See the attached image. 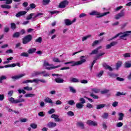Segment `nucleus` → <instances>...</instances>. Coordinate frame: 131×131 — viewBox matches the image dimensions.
Masks as SVG:
<instances>
[{
  "instance_id": "nucleus-1",
  "label": "nucleus",
  "mask_w": 131,
  "mask_h": 131,
  "mask_svg": "<svg viewBox=\"0 0 131 131\" xmlns=\"http://www.w3.org/2000/svg\"><path fill=\"white\" fill-rule=\"evenodd\" d=\"M43 67L47 70H52V69H56V68H59V67H61V65L54 66L53 64H50L49 61H48L47 59H45L43 61Z\"/></svg>"
},
{
  "instance_id": "nucleus-2",
  "label": "nucleus",
  "mask_w": 131,
  "mask_h": 131,
  "mask_svg": "<svg viewBox=\"0 0 131 131\" xmlns=\"http://www.w3.org/2000/svg\"><path fill=\"white\" fill-rule=\"evenodd\" d=\"M108 14H110V12H106L101 14L97 11H93L90 13V15L91 16H96V18H102V17H104V16H106V15H108Z\"/></svg>"
},
{
  "instance_id": "nucleus-3",
  "label": "nucleus",
  "mask_w": 131,
  "mask_h": 131,
  "mask_svg": "<svg viewBox=\"0 0 131 131\" xmlns=\"http://www.w3.org/2000/svg\"><path fill=\"white\" fill-rule=\"evenodd\" d=\"M43 13H38L37 14H35V13H31L28 16H27V20H30L31 19H33L34 20H36V18H38L39 16H42Z\"/></svg>"
},
{
  "instance_id": "nucleus-4",
  "label": "nucleus",
  "mask_w": 131,
  "mask_h": 131,
  "mask_svg": "<svg viewBox=\"0 0 131 131\" xmlns=\"http://www.w3.org/2000/svg\"><path fill=\"white\" fill-rule=\"evenodd\" d=\"M32 39V36H31V35L26 36L24 38H23V43L24 45H27L28 42L31 41Z\"/></svg>"
},
{
  "instance_id": "nucleus-5",
  "label": "nucleus",
  "mask_w": 131,
  "mask_h": 131,
  "mask_svg": "<svg viewBox=\"0 0 131 131\" xmlns=\"http://www.w3.org/2000/svg\"><path fill=\"white\" fill-rule=\"evenodd\" d=\"M128 34H123V33H119L117 34L116 36H115L114 37L110 39V40H112V39H114V38H116L117 37H119L121 39H122L124 38L125 37H126V36H128Z\"/></svg>"
},
{
  "instance_id": "nucleus-6",
  "label": "nucleus",
  "mask_w": 131,
  "mask_h": 131,
  "mask_svg": "<svg viewBox=\"0 0 131 131\" xmlns=\"http://www.w3.org/2000/svg\"><path fill=\"white\" fill-rule=\"evenodd\" d=\"M76 21V18H74L73 20H70L69 19H64V23L66 26H70L74 23V22Z\"/></svg>"
},
{
  "instance_id": "nucleus-7",
  "label": "nucleus",
  "mask_w": 131,
  "mask_h": 131,
  "mask_svg": "<svg viewBox=\"0 0 131 131\" xmlns=\"http://www.w3.org/2000/svg\"><path fill=\"white\" fill-rule=\"evenodd\" d=\"M122 17H124V10H122L120 13L116 15L115 19H116V20H118Z\"/></svg>"
},
{
  "instance_id": "nucleus-8",
  "label": "nucleus",
  "mask_w": 131,
  "mask_h": 131,
  "mask_svg": "<svg viewBox=\"0 0 131 131\" xmlns=\"http://www.w3.org/2000/svg\"><path fill=\"white\" fill-rule=\"evenodd\" d=\"M69 3V2H68V1L67 0H64L61 2L59 5V8H60L61 9L66 8V6L68 5Z\"/></svg>"
},
{
  "instance_id": "nucleus-9",
  "label": "nucleus",
  "mask_w": 131,
  "mask_h": 131,
  "mask_svg": "<svg viewBox=\"0 0 131 131\" xmlns=\"http://www.w3.org/2000/svg\"><path fill=\"white\" fill-rule=\"evenodd\" d=\"M86 124L90 125L91 126H97L98 123L96 121H92L91 120H87L86 122Z\"/></svg>"
},
{
  "instance_id": "nucleus-10",
  "label": "nucleus",
  "mask_w": 131,
  "mask_h": 131,
  "mask_svg": "<svg viewBox=\"0 0 131 131\" xmlns=\"http://www.w3.org/2000/svg\"><path fill=\"white\" fill-rule=\"evenodd\" d=\"M51 118H53V119H55V121H56L57 122L61 121V119H60V118H59V115H58L53 114L51 116Z\"/></svg>"
},
{
  "instance_id": "nucleus-11",
  "label": "nucleus",
  "mask_w": 131,
  "mask_h": 131,
  "mask_svg": "<svg viewBox=\"0 0 131 131\" xmlns=\"http://www.w3.org/2000/svg\"><path fill=\"white\" fill-rule=\"evenodd\" d=\"M68 64H72L71 66L72 67H74V66H79V64H78V61H69L67 62H65L64 63V65H67Z\"/></svg>"
},
{
  "instance_id": "nucleus-12",
  "label": "nucleus",
  "mask_w": 131,
  "mask_h": 131,
  "mask_svg": "<svg viewBox=\"0 0 131 131\" xmlns=\"http://www.w3.org/2000/svg\"><path fill=\"white\" fill-rule=\"evenodd\" d=\"M26 14H27V12L25 11H21L16 13L15 16L17 17V18H19V17H21V16H24V15H26Z\"/></svg>"
},
{
  "instance_id": "nucleus-13",
  "label": "nucleus",
  "mask_w": 131,
  "mask_h": 131,
  "mask_svg": "<svg viewBox=\"0 0 131 131\" xmlns=\"http://www.w3.org/2000/svg\"><path fill=\"white\" fill-rule=\"evenodd\" d=\"M25 75H26V74H20L18 75L13 76L12 77H11V78L12 79H19L20 78H21V77L25 76Z\"/></svg>"
},
{
  "instance_id": "nucleus-14",
  "label": "nucleus",
  "mask_w": 131,
  "mask_h": 131,
  "mask_svg": "<svg viewBox=\"0 0 131 131\" xmlns=\"http://www.w3.org/2000/svg\"><path fill=\"white\" fill-rule=\"evenodd\" d=\"M47 126L50 128H53V127H55V126H57V123L55 122H50L48 123Z\"/></svg>"
},
{
  "instance_id": "nucleus-15",
  "label": "nucleus",
  "mask_w": 131,
  "mask_h": 131,
  "mask_svg": "<svg viewBox=\"0 0 131 131\" xmlns=\"http://www.w3.org/2000/svg\"><path fill=\"white\" fill-rule=\"evenodd\" d=\"M80 60L78 61V63L79 65H81V64H83V63H84L86 61L85 59H84V56H81L80 57Z\"/></svg>"
},
{
  "instance_id": "nucleus-16",
  "label": "nucleus",
  "mask_w": 131,
  "mask_h": 131,
  "mask_svg": "<svg viewBox=\"0 0 131 131\" xmlns=\"http://www.w3.org/2000/svg\"><path fill=\"white\" fill-rule=\"evenodd\" d=\"M77 126L80 127L82 129H83V128H84V124L82 122H78L77 123Z\"/></svg>"
},
{
  "instance_id": "nucleus-17",
  "label": "nucleus",
  "mask_w": 131,
  "mask_h": 131,
  "mask_svg": "<svg viewBox=\"0 0 131 131\" xmlns=\"http://www.w3.org/2000/svg\"><path fill=\"white\" fill-rule=\"evenodd\" d=\"M102 66L105 69H107L110 71H112L113 70V69L111 68V67L108 66L106 63H103Z\"/></svg>"
},
{
  "instance_id": "nucleus-18",
  "label": "nucleus",
  "mask_w": 131,
  "mask_h": 131,
  "mask_svg": "<svg viewBox=\"0 0 131 131\" xmlns=\"http://www.w3.org/2000/svg\"><path fill=\"white\" fill-rule=\"evenodd\" d=\"M121 65H122V62L121 61H118L116 64V69L118 70L121 67Z\"/></svg>"
},
{
  "instance_id": "nucleus-19",
  "label": "nucleus",
  "mask_w": 131,
  "mask_h": 131,
  "mask_svg": "<svg viewBox=\"0 0 131 131\" xmlns=\"http://www.w3.org/2000/svg\"><path fill=\"white\" fill-rule=\"evenodd\" d=\"M55 81L57 83H63V82H64V80L61 78H55Z\"/></svg>"
},
{
  "instance_id": "nucleus-20",
  "label": "nucleus",
  "mask_w": 131,
  "mask_h": 131,
  "mask_svg": "<svg viewBox=\"0 0 131 131\" xmlns=\"http://www.w3.org/2000/svg\"><path fill=\"white\" fill-rule=\"evenodd\" d=\"M76 107L78 109H82L83 108V104L80 103V102H78L76 104Z\"/></svg>"
},
{
  "instance_id": "nucleus-21",
  "label": "nucleus",
  "mask_w": 131,
  "mask_h": 131,
  "mask_svg": "<svg viewBox=\"0 0 131 131\" xmlns=\"http://www.w3.org/2000/svg\"><path fill=\"white\" fill-rule=\"evenodd\" d=\"M69 81L71 82H79V80L76 78H70Z\"/></svg>"
},
{
  "instance_id": "nucleus-22",
  "label": "nucleus",
  "mask_w": 131,
  "mask_h": 131,
  "mask_svg": "<svg viewBox=\"0 0 131 131\" xmlns=\"http://www.w3.org/2000/svg\"><path fill=\"white\" fill-rule=\"evenodd\" d=\"M8 101L10 102V103H12V104H16V99L13 97L9 98Z\"/></svg>"
},
{
  "instance_id": "nucleus-23",
  "label": "nucleus",
  "mask_w": 131,
  "mask_h": 131,
  "mask_svg": "<svg viewBox=\"0 0 131 131\" xmlns=\"http://www.w3.org/2000/svg\"><path fill=\"white\" fill-rule=\"evenodd\" d=\"M44 101L46 103H49V104H53V101L52 100V99H51V98L49 97H47L44 100Z\"/></svg>"
},
{
  "instance_id": "nucleus-24",
  "label": "nucleus",
  "mask_w": 131,
  "mask_h": 131,
  "mask_svg": "<svg viewBox=\"0 0 131 131\" xmlns=\"http://www.w3.org/2000/svg\"><path fill=\"white\" fill-rule=\"evenodd\" d=\"M100 49H102V46H100L99 47H98V48H97L96 49L93 50L92 53H91V55H93L94 54H97L98 53V51H99V50H100Z\"/></svg>"
},
{
  "instance_id": "nucleus-25",
  "label": "nucleus",
  "mask_w": 131,
  "mask_h": 131,
  "mask_svg": "<svg viewBox=\"0 0 131 131\" xmlns=\"http://www.w3.org/2000/svg\"><path fill=\"white\" fill-rule=\"evenodd\" d=\"M36 51V49L35 48H31L28 50V53L29 54H33L35 53V51Z\"/></svg>"
},
{
  "instance_id": "nucleus-26",
  "label": "nucleus",
  "mask_w": 131,
  "mask_h": 131,
  "mask_svg": "<svg viewBox=\"0 0 131 131\" xmlns=\"http://www.w3.org/2000/svg\"><path fill=\"white\" fill-rule=\"evenodd\" d=\"M24 102H25V99L23 98H19L18 99H16L15 101V103H16V104H18V103H23Z\"/></svg>"
},
{
  "instance_id": "nucleus-27",
  "label": "nucleus",
  "mask_w": 131,
  "mask_h": 131,
  "mask_svg": "<svg viewBox=\"0 0 131 131\" xmlns=\"http://www.w3.org/2000/svg\"><path fill=\"white\" fill-rule=\"evenodd\" d=\"M102 117L103 119H108V117H109V114H108V113H104L102 114Z\"/></svg>"
},
{
  "instance_id": "nucleus-28",
  "label": "nucleus",
  "mask_w": 131,
  "mask_h": 131,
  "mask_svg": "<svg viewBox=\"0 0 131 131\" xmlns=\"http://www.w3.org/2000/svg\"><path fill=\"white\" fill-rule=\"evenodd\" d=\"M1 7L3 9H11V6L8 5V4L2 5H1Z\"/></svg>"
},
{
  "instance_id": "nucleus-29",
  "label": "nucleus",
  "mask_w": 131,
  "mask_h": 131,
  "mask_svg": "<svg viewBox=\"0 0 131 131\" xmlns=\"http://www.w3.org/2000/svg\"><path fill=\"white\" fill-rule=\"evenodd\" d=\"M40 74H41V72H34L32 74V76L33 77H34L35 76H37V75H40Z\"/></svg>"
},
{
  "instance_id": "nucleus-30",
  "label": "nucleus",
  "mask_w": 131,
  "mask_h": 131,
  "mask_svg": "<svg viewBox=\"0 0 131 131\" xmlns=\"http://www.w3.org/2000/svg\"><path fill=\"white\" fill-rule=\"evenodd\" d=\"M106 106V104H98L96 106V109L100 110L102 109V108H104Z\"/></svg>"
},
{
  "instance_id": "nucleus-31",
  "label": "nucleus",
  "mask_w": 131,
  "mask_h": 131,
  "mask_svg": "<svg viewBox=\"0 0 131 131\" xmlns=\"http://www.w3.org/2000/svg\"><path fill=\"white\" fill-rule=\"evenodd\" d=\"M51 2V0H43L42 4L43 6H47V5H49Z\"/></svg>"
},
{
  "instance_id": "nucleus-32",
  "label": "nucleus",
  "mask_w": 131,
  "mask_h": 131,
  "mask_svg": "<svg viewBox=\"0 0 131 131\" xmlns=\"http://www.w3.org/2000/svg\"><path fill=\"white\" fill-rule=\"evenodd\" d=\"M125 67L126 68H129L131 67V62L130 61H127L125 63Z\"/></svg>"
},
{
  "instance_id": "nucleus-33",
  "label": "nucleus",
  "mask_w": 131,
  "mask_h": 131,
  "mask_svg": "<svg viewBox=\"0 0 131 131\" xmlns=\"http://www.w3.org/2000/svg\"><path fill=\"white\" fill-rule=\"evenodd\" d=\"M30 126L32 127V128H33L34 129L37 128V124L34 123L30 124Z\"/></svg>"
},
{
  "instance_id": "nucleus-34",
  "label": "nucleus",
  "mask_w": 131,
  "mask_h": 131,
  "mask_svg": "<svg viewBox=\"0 0 131 131\" xmlns=\"http://www.w3.org/2000/svg\"><path fill=\"white\" fill-rule=\"evenodd\" d=\"M41 74H43V76L46 77L47 76H50V74L46 72V71H43L41 72Z\"/></svg>"
},
{
  "instance_id": "nucleus-35",
  "label": "nucleus",
  "mask_w": 131,
  "mask_h": 131,
  "mask_svg": "<svg viewBox=\"0 0 131 131\" xmlns=\"http://www.w3.org/2000/svg\"><path fill=\"white\" fill-rule=\"evenodd\" d=\"M118 115L119 116V120H122V119H123V116H124V114H123V113H119L118 114Z\"/></svg>"
},
{
  "instance_id": "nucleus-36",
  "label": "nucleus",
  "mask_w": 131,
  "mask_h": 131,
  "mask_svg": "<svg viewBox=\"0 0 131 131\" xmlns=\"http://www.w3.org/2000/svg\"><path fill=\"white\" fill-rule=\"evenodd\" d=\"M35 96V94H28L25 95V98H28V97H30V98H32Z\"/></svg>"
},
{
  "instance_id": "nucleus-37",
  "label": "nucleus",
  "mask_w": 131,
  "mask_h": 131,
  "mask_svg": "<svg viewBox=\"0 0 131 131\" xmlns=\"http://www.w3.org/2000/svg\"><path fill=\"white\" fill-rule=\"evenodd\" d=\"M5 79H7V76L5 75H3L0 77V83L3 82V80H5Z\"/></svg>"
},
{
  "instance_id": "nucleus-38",
  "label": "nucleus",
  "mask_w": 131,
  "mask_h": 131,
  "mask_svg": "<svg viewBox=\"0 0 131 131\" xmlns=\"http://www.w3.org/2000/svg\"><path fill=\"white\" fill-rule=\"evenodd\" d=\"M20 56L21 57H29V53H27L26 52H23L20 54Z\"/></svg>"
},
{
  "instance_id": "nucleus-39",
  "label": "nucleus",
  "mask_w": 131,
  "mask_h": 131,
  "mask_svg": "<svg viewBox=\"0 0 131 131\" xmlns=\"http://www.w3.org/2000/svg\"><path fill=\"white\" fill-rule=\"evenodd\" d=\"M53 62H55L56 63H61L60 59L58 58L54 57L53 58Z\"/></svg>"
},
{
  "instance_id": "nucleus-40",
  "label": "nucleus",
  "mask_w": 131,
  "mask_h": 131,
  "mask_svg": "<svg viewBox=\"0 0 131 131\" xmlns=\"http://www.w3.org/2000/svg\"><path fill=\"white\" fill-rule=\"evenodd\" d=\"M69 89L70 92H71V93H73L74 94H75V93H76V90L74 89V88L72 86H70Z\"/></svg>"
},
{
  "instance_id": "nucleus-41",
  "label": "nucleus",
  "mask_w": 131,
  "mask_h": 131,
  "mask_svg": "<svg viewBox=\"0 0 131 131\" xmlns=\"http://www.w3.org/2000/svg\"><path fill=\"white\" fill-rule=\"evenodd\" d=\"M92 92L95 93L96 94H98V93L100 92V89H98L97 88H94L92 90Z\"/></svg>"
},
{
  "instance_id": "nucleus-42",
  "label": "nucleus",
  "mask_w": 131,
  "mask_h": 131,
  "mask_svg": "<svg viewBox=\"0 0 131 131\" xmlns=\"http://www.w3.org/2000/svg\"><path fill=\"white\" fill-rule=\"evenodd\" d=\"M41 41H42V38L40 37H38L37 39H36L35 42H39V43H41Z\"/></svg>"
},
{
  "instance_id": "nucleus-43",
  "label": "nucleus",
  "mask_w": 131,
  "mask_h": 131,
  "mask_svg": "<svg viewBox=\"0 0 131 131\" xmlns=\"http://www.w3.org/2000/svg\"><path fill=\"white\" fill-rule=\"evenodd\" d=\"M124 58H129L130 57V53H126L123 54Z\"/></svg>"
},
{
  "instance_id": "nucleus-44",
  "label": "nucleus",
  "mask_w": 131,
  "mask_h": 131,
  "mask_svg": "<svg viewBox=\"0 0 131 131\" xmlns=\"http://www.w3.org/2000/svg\"><path fill=\"white\" fill-rule=\"evenodd\" d=\"M19 37H20V34L19 33H14L12 35V37H13L14 38H18Z\"/></svg>"
},
{
  "instance_id": "nucleus-45",
  "label": "nucleus",
  "mask_w": 131,
  "mask_h": 131,
  "mask_svg": "<svg viewBox=\"0 0 131 131\" xmlns=\"http://www.w3.org/2000/svg\"><path fill=\"white\" fill-rule=\"evenodd\" d=\"M67 115H68V116H71V117L74 116V113L70 111L67 113Z\"/></svg>"
},
{
  "instance_id": "nucleus-46",
  "label": "nucleus",
  "mask_w": 131,
  "mask_h": 131,
  "mask_svg": "<svg viewBox=\"0 0 131 131\" xmlns=\"http://www.w3.org/2000/svg\"><path fill=\"white\" fill-rule=\"evenodd\" d=\"M17 66V64L15 63H12L11 64H7L6 66V67H7V68H9V67H16Z\"/></svg>"
},
{
  "instance_id": "nucleus-47",
  "label": "nucleus",
  "mask_w": 131,
  "mask_h": 131,
  "mask_svg": "<svg viewBox=\"0 0 131 131\" xmlns=\"http://www.w3.org/2000/svg\"><path fill=\"white\" fill-rule=\"evenodd\" d=\"M16 24L14 23L11 24V29H16Z\"/></svg>"
},
{
  "instance_id": "nucleus-48",
  "label": "nucleus",
  "mask_w": 131,
  "mask_h": 131,
  "mask_svg": "<svg viewBox=\"0 0 131 131\" xmlns=\"http://www.w3.org/2000/svg\"><path fill=\"white\" fill-rule=\"evenodd\" d=\"M24 90L28 91H32V88L31 87H29V86H27L24 88Z\"/></svg>"
},
{
  "instance_id": "nucleus-49",
  "label": "nucleus",
  "mask_w": 131,
  "mask_h": 131,
  "mask_svg": "<svg viewBox=\"0 0 131 131\" xmlns=\"http://www.w3.org/2000/svg\"><path fill=\"white\" fill-rule=\"evenodd\" d=\"M80 103L83 105V104L85 103V100L82 98H80L79 99Z\"/></svg>"
},
{
  "instance_id": "nucleus-50",
  "label": "nucleus",
  "mask_w": 131,
  "mask_h": 131,
  "mask_svg": "<svg viewBox=\"0 0 131 131\" xmlns=\"http://www.w3.org/2000/svg\"><path fill=\"white\" fill-rule=\"evenodd\" d=\"M33 82L35 83H38V82H39V79L36 78L32 80V83Z\"/></svg>"
},
{
  "instance_id": "nucleus-51",
  "label": "nucleus",
  "mask_w": 131,
  "mask_h": 131,
  "mask_svg": "<svg viewBox=\"0 0 131 131\" xmlns=\"http://www.w3.org/2000/svg\"><path fill=\"white\" fill-rule=\"evenodd\" d=\"M89 37H91V35H89L88 36L83 37L82 39V41H84V40H86V39H88V38H89Z\"/></svg>"
},
{
  "instance_id": "nucleus-52",
  "label": "nucleus",
  "mask_w": 131,
  "mask_h": 131,
  "mask_svg": "<svg viewBox=\"0 0 131 131\" xmlns=\"http://www.w3.org/2000/svg\"><path fill=\"white\" fill-rule=\"evenodd\" d=\"M104 73V71H101L98 74H97V77H101L103 74Z\"/></svg>"
},
{
  "instance_id": "nucleus-53",
  "label": "nucleus",
  "mask_w": 131,
  "mask_h": 131,
  "mask_svg": "<svg viewBox=\"0 0 131 131\" xmlns=\"http://www.w3.org/2000/svg\"><path fill=\"white\" fill-rule=\"evenodd\" d=\"M29 82H30L31 83H32V80H25L23 82V84H25V83H29Z\"/></svg>"
},
{
  "instance_id": "nucleus-54",
  "label": "nucleus",
  "mask_w": 131,
  "mask_h": 131,
  "mask_svg": "<svg viewBox=\"0 0 131 131\" xmlns=\"http://www.w3.org/2000/svg\"><path fill=\"white\" fill-rule=\"evenodd\" d=\"M13 52H14L13 51V50H12V49H9L6 51V54H13Z\"/></svg>"
},
{
  "instance_id": "nucleus-55",
  "label": "nucleus",
  "mask_w": 131,
  "mask_h": 131,
  "mask_svg": "<svg viewBox=\"0 0 131 131\" xmlns=\"http://www.w3.org/2000/svg\"><path fill=\"white\" fill-rule=\"evenodd\" d=\"M13 94H14V91H9L8 93V97H12V96H13Z\"/></svg>"
},
{
  "instance_id": "nucleus-56",
  "label": "nucleus",
  "mask_w": 131,
  "mask_h": 131,
  "mask_svg": "<svg viewBox=\"0 0 131 131\" xmlns=\"http://www.w3.org/2000/svg\"><path fill=\"white\" fill-rule=\"evenodd\" d=\"M38 116H40V117H43L45 116V113L43 112H40L38 114Z\"/></svg>"
},
{
  "instance_id": "nucleus-57",
  "label": "nucleus",
  "mask_w": 131,
  "mask_h": 131,
  "mask_svg": "<svg viewBox=\"0 0 131 131\" xmlns=\"http://www.w3.org/2000/svg\"><path fill=\"white\" fill-rule=\"evenodd\" d=\"M30 8L31 9H35V7H36V6L35 5V4H34V3L31 4H30Z\"/></svg>"
},
{
  "instance_id": "nucleus-58",
  "label": "nucleus",
  "mask_w": 131,
  "mask_h": 131,
  "mask_svg": "<svg viewBox=\"0 0 131 131\" xmlns=\"http://www.w3.org/2000/svg\"><path fill=\"white\" fill-rule=\"evenodd\" d=\"M49 114H53V113H55V109L52 108L48 111Z\"/></svg>"
},
{
  "instance_id": "nucleus-59",
  "label": "nucleus",
  "mask_w": 131,
  "mask_h": 131,
  "mask_svg": "<svg viewBox=\"0 0 131 131\" xmlns=\"http://www.w3.org/2000/svg\"><path fill=\"white\" fill-rule=\"evenodd\" d=\"M69 105H74L75 104V102H74V100H69L68 101Z\"/></svg>"
},
{
  "instance_id": "nucleus-60",
  "label": "nucleus",
  "mask_w": 131,
  "mask_h": 131,
  "mask_svg": "<svg viewBox=\"0 0 131 131\" xmlns=\"http://www.w3.org/2000/svg\"><path fill=\"white\" fill-rule=\"evenodd\" d=\"M86 107H87V108H89V109H91L92 108H94V106L91 103H88L86 104Z\"/></svg>"
},
{
  "instance_id": "nucleus-61",
  "label": "nucleus",
  "mask_w": 131,
  "mask_h": 131,
  "mask_svg": "<svg viewBox=\"0 0 131 131\" xmlns=\"http://www.w3.org/2000/svg\"><path fill=\"white\" fill-rule=\"evenodd\" d=\"M28 121V120L26 118H23L20 120V122H27Z\"/></svg>"
},
{
  "instance_id": "nucleus-62",
  "label": "nucleus",
  "mask_w": 131,
  "mask_h": 131,
  "mask_svg": "<svg viewBox=\"0 0 131 131\" xmlns=\"http://www.w3.org/2000/svg\"><path fill=\"white\" fill-rule=\"evenodd\" d=\"M4 99H5V95L0 94V101H4Z\"/></svg>"
},
{
  "instance_id": "nucleus-63",
  "label": "nucleus",
  "mask_w": 131,
  "mask_h": 131,
  "mask_svg": "<svg viewBox=\"0 0 131 131\" xmlns=\"http://www.w3.org/2000/svg\"><path fill=\"white\" fill-rule=\"evenodd\" d=\"M28 2H24L23 4V7L26 8V7H28Z\"/></svg>"
},
{
  "instance_id": "nucleus-64",
  "label": "nucleus",
  "mask_w": 131,
  "mask_h": 131,
  "mask_svg": "<svg viewBox=\"0 0 131 131\" xmlns=\"http://www.w3.org/2000/svg\"><path fill=\"white\" fill-rule=\"evenodd\" d=\"M108 92H109L108 90H104L103 91H101V94H107V93H108Z\"/></svg>"
}]
</instances>
